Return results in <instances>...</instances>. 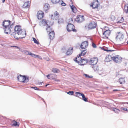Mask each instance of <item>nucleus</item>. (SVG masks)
Wrapping results in <instances>:
<instances>
[{"label":"nucleus","instance_id":"52","mask_svg":"<svg viewBox=\"0 0 128 128\" xmlns=\"http://www.w3.org/2000/svg\"><path fill=\"white\" fill-rule=\"evenodd\" d=\"M119 91L118 90H116H116H112V91L113 92H116V91Z\"/></svg>","mask_w":128,"mask_h":128},{"label":"nucleus","instance_id":"9","mask_svg":"<svg viewBox=\"0 0 128 128\" xmlns=\"http://www.w3.org/2000/svg\"><path fill=\"white\" fill-rule=\"evenodd\" d=\"M98 62L97 58H91L89 62V64L92 66L96 65Z\"/></svg>","mask_w":128,"mask_h":128},{"label":"nucleus","instance_id":"48","mask_svg":"<svg viewBox=\"0 0 128 128\" xmlns=\"http://www.w3.org/2000/svg\"><path fill=\"white\" fill-rule=\"evenodd\" d=\"M123 110L124 111H128L126 108H123Z\"/></svg>","mask_w":128,"mask_h":128},{"label":"nucleus","instance_id":"3","mask_svg":"<svg viewBox=\"0 0 128 128\" xmlns=\"http://www.w3.org/2000/svg\"><path fill=\"white\" fill-rule=\"evenodd\" d=\"M18 79L19 81L23 82H26L28 81V77H26L25 76H22L20 75L18 76Z\"/></svg>","mask_w":128,"mask_h":128},{"label":"nucleus","instance_id":"10","mask_svg":"<svg viewBox=\"0 0 128 128\" xmlns=\"http://www.w3.org/2000/svg\"><path fill=\"white\" fill-rule=\"evenodd\" d=\"M84 16H83L78 15L77 16L75 20L77 22L80 23L82 22L84 20Z\"/></svg>","mask_w":128,"mask_h":128},{"label":"nucleus","instance_id":"13","mask_svg":"<svg viewBox=\"0 0 128 128\" xmlns=\"http://www.w3.org/2000/svg\"><path fill=\"white\" fill-rule=\"evenodd\" d=\"M56 76L55 74H50L47 76L48 78L49 79H53L54 80V81H56L57 82H60V80H56L55 78H53L52 77H55Z\"/></svg>","mask_w":128,"mask_h":128},{"label":"nucleus","instance_id":"29","mask_svg":"<svg viewBox=\"0 0 128 128\" xmlns=\"http://www.w3.org/2000/svg\"><path fill=\"white\" fill-rule=\"evenodd\" d=\"M58 13L57 11H56L54 12V19H55V20H56V18H57L58 17Z\"/></svg>","mask_w":128,"mask_h":128},{"label":"nucleus","instance_id":"27","mask_svg":"<svg viewBox=\"0 0 128 128\" xmlns=\"http://www.w3.org/2000/svg\"><path fill=\"white\" fill-rule=\"evenodd\" d=\"M29 1H28L26 2H25L24 4V5L23 6V8H27L29 7Z\"/></svg>","mask_w":128,"mask_h":128},{"label":"nucleus","instance_id":"18","mask_svg":"<svg viewBox=\"0 0 128 128\" xmlns=\"http://www.w3.org/2000/svg\"><path fill=\"white\" fill-rule=\"evenodd\" d=\"M48 22L45 20H43L40 23V25L41 26H45L46 25H48Z\"/></svg>","mask_w":128,"mask_h":128},{"label":"nucleus","instance_id":"60","mask_svg":"<svg viewBox=\"0 0 128 128\" xmlns=\"http://www.w3.org/2000/svg\"><path fill=\"white\" fill-rule=\"evenodd\" d=\"M127 104H128V103H127Z\"/></svg>","mask_w":128,"mask_h":128},{"label":"nucleus","instance_id":"31","mask_svg":"<svg viewBox=\"0 0 128 128\" xmlns=\"http://www.w3.org/2000/svg\"><path fill=\"white\" fill-rule=\"evenodd\" d=\"M92 67L93 68L95 71L98 70V66L95 65L92 66Z\"/></svg>","mask_w":128,"mask_h":128},{"label":"nucleus","instance_id":"15","mask_svg":"<svg viewBox=\"0 0 128 128\" xmlns=\"http://www.w3.org/2000/svg\"><path fill=\"white\" fill-rule=\"evenodd\" d=\"M44 13L41 11H38L37 14V16L38 18L39 19H41L44 16Z\"/></svg>","mask_w":128,"mask_h":128},{"label":"nucleus","instance_id":"4","mask_svg":"<svg viewBox=\"0 0 128 128\" xmlns=\"http://www.w3.org/2000/svg\"><path fill=\"white\" fill-rule=\"evenodd\" d=\"M124 36L123 34L120 32H118L116 37L117 40L119 42H121L120 43H122V42H124Z\"/></svg>","mask_w":128,"mask_h":128},{"label":"nucleus","instance_id":"8","mask_svg":"<svg viewBox=\"0 0 128 128\" xmlns=\"http://www.w3.org/2000/svg\"><path fill=\"white\" fill-rule=\"evenodd\" d=\"M100 5L99 2L97 0H94L92 3L91 6L94 9L97 8Z\"/></svg>","mask_w":128,"mask_h":128},{"label":"nucleus","instance_id":"53","mask_svg":"<svg viewBox=\"0 0 128 128\" xmlns=\"http://www.w3.org/2000/svg\"><path fill=\"white\" fill-rule=\"evenodd\" d=\"M42 82H40L39 83H38V85H39L40 86V85H42Z\"/></svg>","mask_w":128,"mask_h":128},{"label":"nucleus","instance_id":"2","mask_svg":"<svg viewBox=\"0 0 128 128\" xmlns=\"http://www.w3.org/2000/svg\"><path fill=\"white\" fill-rule=\"evenodd\" d=\"M74 61L78 63L79 65H84L86 64L88 62L87 60L86 59L81 58L80 56H78L76 58Z\"/></svg>","mask_w":128,"mask_h":128},{"label":"nucleus","instance_id":"34","mask_svg":"<svg viewBox=\"0 0 128 128\" xmlns=\"http://www.w3.org/2000/svg\"><path fill=\"white\" fill-rule=\"evenodd\" d=\"M52 70L54 73L58 72L59 71L58 69L54 68L52 69Z\"/></svg>","mask_w":128,"mask_h":128},{"label":"nucleus","instance_id":"49","mask_svg":"<svg viewBox=\"0 0 128 128\" xmlns=\"http://www.w3.org/2000/svg\"><path fill=\"white\" fill-rule=\"evenodd\" d=\"M69 20H70L69 22H72L73 21V20L72 18H70Z\"/></svg>","mask_w":128,"mask_h":128},{"label":"nucleus","instance_id":"14","mask_svg":"<svg viewBox=\"0 0 128 128\" xmlns=\"http://www.w3.org/2000/svg\"><path fill=\"white\" fill-rule=\"evenodd\" d=\"M96 24L94 22H93L89 24L88 25V28L91 29L96 28Z\"/></svg>","mask_w":128,"mask_h":128},{"label":"nucleus","instance_id":"19","mask_svg":"<svg viewBox=\"0 0 128 128\" xmlns=\"http://www.w3.org/2000/svg\"><path fill=\"white\" fill-rule=\"evenodd\" d=\"M112 60V57L111 55L107 56L105 59V61L106 62H110Z\"/></svg>","mask_w":128,"mask_h":128},{"label":"nucleus","instance_id":"6","mask_svg":"<svg viewBox=\"0 0 128 128\" xmlns=\"http://www.w3.org/2000/svg\"><path fill=\"white\" fill-rule=\"evenodd\" d=\"M74 26L72 24H69L67 26V29L68 32L73 31L74 32H76V30L74 29Z\"/></svg>","mask_w":128,"mask_h":128},{"label":"nucleus","instance_id":"25","mask_svg":"<svg viewBox=\"0 0 128 128\" xmlns=\"http://www.w3.org/2000/svg\"><path fill=\"white\" fill-rule=\"evenodd\" d=\"M120 84H124L125 82V81L124 78H120L118 81Z\"/></svg>","mask_w":128,"mask_h":128},{"label":"nucleus","instance_id":"57","mask_svg":"<svg viewBox=\"0 0 128 128\" xmlns=\"http://www.w3.org/2000/svg\"><path fill=\"white\" fill-rule=\"evenodd\" d=\"M127 43L128 44V41L127 42Z\"/></svg>","mask_w":128,"mask_h":128},{"label":"nucleus","instance_id":"37","mask_svg":"<svg viewBox=\"0 0 128 128\" xmlns=\"http://www.w3.org/2000/svg\"><path fill=\"white\" fill-rule=\"evenodd\" d=\"M60 0H52V2L53 4H56L59 2Z\"/></svg>","mask_w":128,"mask_h":128},{"label":"nucleus","instance_id":"54","mask_svg":"<svg viewBox=\"0 0 128 128\" xmlns=\"http://www.w3.org/2000/svg\"><path fill=\"white\" fill-rule=\"evenodd\" d=\"M5 0H2V2L4 3V2Z\"/></svg>","mask_w":128,"mask_h":128},{"label":"nucleus","instance_id":"23","mask_svg":"<svg viewBox=\"0 0 128 128\" xmlns=\"http://www.w3.org/2000/svg\"><path fill=\"white\" fill-rule=\"evenodd\" d=\"M124 12L126 14L128 13V4L124 6L123 9Z\"/></svg>","mask_w":128,"mask_h":128},{"label":"nucleus","instance_id":"39","mask_svg":"<svg viewBox=\"0 0 128 128\" xmlns=\"http://www.w3.org/2000/svg\"><path fill=\"white\" fill-rule=\"evenodd\" d=\"M63 22V20L62 18H60L59 19L58 21V24H60L61 23H62Z\"/></svg>","mask_w":128,"mask_h":128},{"label":"nucleus","instance_id":"11","mask_svg":"<svg viewBox=\"0 0 128 128\" xmlns=\"http://www.w3.org/2000/svg\"><path fill=\"white\" fill-rule=\"evenodd\" d=\"M111 33L109 30H106L103 33V38H108V36L110 35Z\"/></svg>","mask_w":128,"mask_h":128},{"label":"nucleus","instance_id":"30","mask_svg":"<svg viewBox=\"0 0 128 128\" xmlns=\"http://www.w3.org/2000/svg\"><path fill=\"white\" fill-rule=\"evenodd\" d=\"M87 50H84L82 51L80 54H79V56H84Z\"/></svg>","mask_w":128,"mask_h":128},{"label":"nucleus","instance_id":"1","mask_svg":"<svg viewBox=\"0 0 128 128\" xmlns=\"http://www.w3.org/2000/svg\"><path fill=\"white\" fill-rule=\"evenodd\" d=\"M14 32H13L10 34L17 39H18L19 38H24L26 35L25 30L22 29L21 27L20 26H16L14 28Z\"/></svg>","mask_w":128,"mask_h":128},{"label":"nucleus","instance_id":"43","mask_svg":"<svg viewBox=\"0 0 128 128\" xmlns=\"http://www.w3.org/2000/svg\"><path fill=\"white\" fill-rule=\"evenodd\" d=\"M27 54L28 55H30L31 56H32V53L31 52H28V51H27Z\"/></svg>","mask_w":128,"mask_h":128},{"label":"nucleus","instance_id":"58","mask_svg":"<svg viewBox=\"0 0 128 128\" xmlns=\"http://www.w3.org/2000/svg\"><path fill=\"white\" fill-rule=\"evenodd\" d=\"M112 52H113V51H114V50H112Z\"/></svg>","mask_w":128,"mask_h":128},{"label":"nucleus","instance_id":"22","mask_svg":"<svg viewBox=\"0 0 128 128\" xmlns=\"http://www.w3.org/2000/svg\"><path fill=\"white\" fill-rule=\"evenodd\" d=\"M100 48L102 50H104V51H106L107 52H112V50H109V48L106 47L104 46L102 47H100Z\"/></svg>","mask_w":128,"mask_h":128},{"label":"nucleus","instance_id":"46","mask_svg":"<svg viewBox=\"0 0 128 128\" xmlns=\"http://www.w3.org/2000/svg\"><path fill=\"white\" fill-rule=\"evenodd\" d=\"M35 58H41V56L39 55H36Z\"/></svg>","mask_w":128,"mask_h":128},{"label":"nucleus","instance_id":"24","mask_svg":"<svg viewBox=\"0 0 128 128\" xmlns=\"http://www.w3.org/2000/svg\"><path fill=\"white\" fill-rule=\"evenodd\" d=\"M73 52V48L69 49L67 52L66 54L67 55H69L71 54Z\"/></svg>","mask_w":128,"mask_h":128},{"label":"nucleus","instance_id":"56","mask_svg":"<svg viewBox=\"0 0 128 128\" xmlns=\"http://www.w3.org/2000/svg\"><path fill=\"white\" fill-rule=\"evenodd\" d=\"M14 47H16L18 48L17 47H16V46H14Z\"/></svg>","mask_w":128,"mask_h":128},{"label":"nucleus","instance_id":"28","mask_svg":"<svg viewBox=\"0 0 128 128\" xmlns=\"http://www.w3.org/2000/svg\"><path fill=\"white\" fill-rule=\"evenodd\" d=\"M46 30L48 32H52V29H51V28H50V26L48 25H47L46 28Z\"/></svg>","mask_w":128,"mask_h":128},{"label":"nucleus","instance_id":"12","mask_svg":"<svg viewBox=\"0 0 128 128\" xmlns=\"http://www.w3.org/2000/svg\"><path fill=\"white\" fill-rule=\"evenodd\" d=\"M88 41H85L82 42L80 47L81 48L85 49L88 46Z\"/></svg>","mask_w":128,"mask_h":128},{"label":"nucleus","instance_id":"51","mask_svg":"<svg viewBox=\"0 0 128 128\" xmlns=\"http://www.w3.org/2000/svg\"><path fill=\"white\" fill-rule=\"evenodd\" d=\"M62 52H64V51H66V49L65 48H62Z\"/></svg>","mask_w":128,"mask_h":128},{"label":"nucleus","instance_id":"32","mask_svg":"<svg viewBox=\"0 0 128 128\" xmlns=\"http://www.w3.org/2000/svg\"><path fill=\"white\" fill-rule=\"evenodd\" d=\"M75 94L76 95V96H77L78 97H79V96H82V95H84V94H82L80 93V92H75Z\"/></svg>","mask_w":128,"mask_h":128},{"label":"nucleus","instance_id":"20","mask_svg":"<svg viewBox=\"0 0 128 128\" xmlns=\"http://www.w3.org/2000/svg\"><path fill=\"white\" fill-rule=\"evenodd\" d=\"M49 5L48 4L46 3L44 4V9L46 12H48V10L49 8Z\"/></svg>","mask_w":128,"mask_h":128},{"label":"nucleus","instance_id":"38","mask_svg":"<svg viewBox=\"0 0 128 128\" xmlns=\"http://www.w3.org/2000/svg\"><path fill=\"white\" fill-rule=\"evenodd\" d=\"M33 40L34 41V42L38 44H39V42H38L36 39L34 38H33Z\"/></svg>","mask_w":128,"mask_h":128},{"label":"nucleus","instance_id":"42","mask_svg":"<svg viewBox=\"0 0 128 128\" xmlns=\"http://www.w3.org/2000/svg\"><path fill=\"white\" fill-rule=\"evenodd\" d=\"M124 20V19L123 17H122L121 19L119 20L118 22L120 23H122V22Z\"/></svg>","mask_w":128,"mask_h":128},{"label":"nucleus","instance_id":"47","mask_svg":"<svg viewBox=\"0 0 128 128\" xmlns=\"http://www.w3.org/2000/svg\"><path fill=\"white\" fill-rule=\"evenodd\" d=\"M63 2V1L62 2ZM61 5L63 6H64L66 5V4L64 2H62L61 4Z\"/></svg>","mask_w":128,"mask_h":128},{"label":"nucleus","instance_id":"55","mask_svg":"<svg viewBox=\"0 0 128 128\" xmlns=\"http://www.w3.org/2000/svg\"><path fill=\"white\" fill-rule=\"evenodd\" d=\"M48 85V84H46V87Z\"/></svg>","mask_w":128,"mask_h":128},{"label":"nucleus","instance_id":"33","mask_svg":"<svg viewBox=\"0 0 128 128\" xmlns=\"http://www.w3.org/2000/svg\"><path fill=\"white\" fill-rule=\"evenodd\" d=\"M12 122L13 124V125L14 126H19V122H16L14 120Z\"/></svg>","mask_w":128,"mask_h":128},{"label":"nucleus","instance_id":"17","mask_svg":"<svg viewBox=\"0 0 128 128\" xmlns=\"http://www.w3.org/2000/svg\"><path fill=\"white\" fill-rule=\"evenodd\" d=\"M98 73L99 75L102 76H105L106 74V71L103 69L99 70L98 71Z\"/></svg>","mask_w":128,"mask_h":128},{"label":"nucleus","instance_id":"21","mask_svg":"<svg viewBox=\"0 0 128 128\" xmlns=\"http://www.w3.org/2000/svg\"><path fill=\"white\" fill-rule=\"evenodd\" d=\"M50 38V39H52L54 37V31L50 32L49 34Z\"/></svg>","mask_w":128,"mask_h":128},{"label":"nucleus","instance_id":"45","mask_svg":"<svg viewBox=\"0 0 128 128\" xmlns=\"http://www.w3.org/2000/svg\"><path fill=\"white\" fill-rule=\"evenodd\" d=\"M31 88H34V89L36 90H38V88L36 87H32Z\"/></svg>","mask_w":128,"mask_h":128},{"label":"nucleus","instance_id":"36","mask_svg":"<svg viewBox=\"0 0 128 128\" xmlns=\"http://www.w3.org/2000/svg\"><path fill=\"white\" fill-rule=\"evenodd\" d=\"M82 99L85 102H87L88 101V99L87 98H85L84 94L82 95Z\"/></svg>","mask_w":128,"mask_h":128},{"label":"nucleus","instance_id":"26","mask_svg":"<svg viewBox=\"0 0 128 128\" xmlns=\"http://www.w3.org/2000/svg\"><path fill=\"white\" fill-rule=\"evenodd\" d=\"M70 7L72 12H74L76 13V12L77 10L74 6L73 5L72 6H70Z\"/></svg>","mask_w":128,"mask_h":128},{"label":"nucleus","instance_id":"41","mask_svg":"<svg viewBox=\"0 0 128 128\" xmlns=\"http://www.w3.org/2000/svg\"><path fill=\"white\" fill-rule=\"evenodd\" d=\"M74 92L73 91H69L68 92L67 94L70 95H72L73 94Z\"/></svg>","mask_w":128,"mask_h":128},{"label":"nucleus","instance_id":"35","mask_svg":"<svg viewBox=\"0 0 128 128\" xmlns=\"http://www.w3.org/2000/svg\"><path fill=\"white\" fill-rule=\"evenodd\" d=\"M112 111L116 113H118L120 111V110L116 108L112 109Z\"/></svg>","mask_w":128,"mask_h":128},{"label":"nucleus","instance_id":"5","mask_svg":"<svg viewBox=\"0 0 128 128\" xmlns=\"http://www.w3.org/2000/svg\"><path fill=\"white\" fill-rule=\"evenodd\" d=\"M112 60L115 62L119 64L122 61V58L120 56L116 55L112 57Z\"/></svg>","mask_w":128,"mask_h":128},{"label":"nucleus","instance_id":"59","mask_svg":"<svg viewBox=\"0 0 128 128\" xmlns=\"http://www.w3.org/2000/svg\"><path fill=\"white\" fill-rule=\"evenodd\" d=\"M43 100H44L43 99Z\"/></svg>","mask_w":128,"mask_h":128},{"label":"nucleus","instance_id":"44","mask_svg":"<svg viewBox=\"0 0 128 128\" xmlns=\"http://www.w3.org/2000/svg\"><path fill=\"white\" fill-rule=\"evenodd\" d=\"M92 46L94 48H96V44H95L94 43H92Z\"/></svg>","mask_w":128,"mask_h":128},{"label":"nucleus","instance_id":"16","mask_svg":"<svg viewBox=\"0 0 128 128\" xmlns=\"http://www.w3.org/2000/svg\"><path fill=\"white\" fill-rule=\"evenodd\" d=\"M10 20H4L3 22L2 25L4 27L10 26Z\"/></svg>","mask_w":128,"mask_h":128},{"label":"nucleus","instance_id":"40","mask_svg":"<svg viewBox=\"0 0 128 128\" xmlns=\"http://www.w3.org/2000/svg\"><path fill=\"white\" fill-rule=\"evenodd\" d=\"M85 76L87 78H91L93 77L92 76H89L87 74H84Z\"/></svg>","mask_w":128,"mask_h":128},{"label":"nucleus","instance_id":"7","mask_svg":"<svg viewBox=\"0 0 128 128\" xmlns=\"http://www.w3.org/2000/svg\"><path fill=\"white\" fill-rule=\"evenodd\" d=\"M12 25H10L8 26L4 27V33L6 34H10L11 30V29L12 28Z\"/></svg>","mask_w":128,"mask_h":128},{"label":"nucleus","instance_id":"50","mask_svg":"<svg viewBox=\"0 0 128 128\" xmlns=\"http://www.w3.org/2000/svg\"><path fill=\"white\" fill-rule=\"evenodd\" d=\"M36 56V54H32L31 56L33 57H34L35 58Z\"/></svg>","mask_w":128,"mask_h":128}]
</instances>
